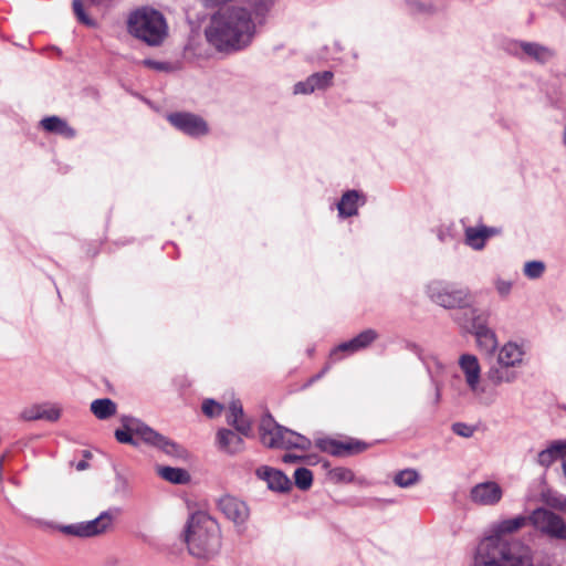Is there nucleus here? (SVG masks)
I'll return each mask as SVG.
<instances>
[{"label":"nucleus","mask_w":566,"mask_h":566,"mask_svg":"<svg viewBox=\"0 0 566 566\" xmlns=\"http://www.w3.org/2000/svg\"><path fill=\"white\" fill-rule=\"evenodd\" d=\"M558 459V455L554 453L553 449L548 444L544 450L538 452L536 461L541 467L546 469L549 468Z\"/></svg>","instance_id":"obj_39"},{"label":"nucleus","mask_w":566,"mask_h":566,"mask_svg":"<svg viewBox=\"0 0 566 566\" xmlns=\"http://www.w3.org/2000/svg\"><path fill=\"white\" fill-rule=\"evenodd\" d=\"M377 336L378 335L376 331L366 329L350 340L344 342L335 347L331 353V358L333 360H339L344 356L352 355L358 350H361L368 347L377 338Z\"/></svg>","instance_id":"obj_15"},{"label":"nucleus","mask_w":566,"mask_h":566,"mask_svg":"<svg viewBox=\"0 0 566 566\" xmlns=\"http://www.w3.org/2000/svg\"><path fill=\"white\" fill-rule=\"evenodd\" d=\"M334 74L331 71H323L314 73L307 77L310 85L313 86V93L315 91H324L328 88L333 83Z\"/></svg>","instance_id":"obj_33"},{"label":"nucleus","mask_w":566,"mask_h":566,"mask_svg":"<svg viewBox=\"0 0 566 566\" xmlns=\"http://www.w3.org/2000/svg\"><path fill=\"white\" fill-rule=\"evenodd\" d=\"M452 430L455 434H458L460 437H464V438H470L473 434L472 427H470L465 423H462V422L454 423L452 426Z\"/></svg>","instance_id":"obj_42"},{"label":"nucleus","mask_w":566,"mask_h":566,"mask_svg":"<svg viewBox=\"0 0 566 566\" xmlns=\"http://www.w3.org/2000/svg\"><path fill=\"white\" fill-rule=\"evenodd\" d=\"M499 233L495 228L468 227L464 231L465 243L473 250L480 251L485 247L486 240Z\"/></svg>","instance_id":"obj_22"},{"label":"nucleus","mask_w":566,"mask_h":566,"mask_svg":"<svg viewBox=\"0 0 566 566\" xmlns=\"http://www.w3.org/2000/svg\"><path fill=\"white\" fill-rule=\"evenodd\" d=\"M530 524L551 538L566 541V521L547 509L534 510L530 514Z\"/></svg>","instance_id":"obj_10"},{"label":"nucleus","mask_w":566,"mask_h":566,"mask_svg":"<svg viewBox=\"0 0 566 566\" xmlns=\"http://www.w3.org/2000/svg\"><path fill=\"white\" fill-rule=\"evenodd\" d=\"M243 417V406L240 400H231L227 406V422L235 430L222 429L218 432L219 447L228 453H237L244 449L243 437L248 436V428L244 423H239Z\"/></svg>","instance_id":"obj_8"},{"label":"nucleus","mask_w":566,"mask_h":566,"mask_svg":"<svg viewBox=\"0 0 566 566\" xmlns=\"http://www.w3.org/2000/svg\"><path fill=\"white\" fill-rule=\"evenodd\" d=\"M85 3L83 0H73L72 9L77 19V21L86 27H95L96 22L92 19L85 11Z\"/></svg>","instance_id":"obj_36"},{"label":"nucleus","mask_w":566,"mask_h":566,"mask_svg":"<svg viewBox=\"0 0 566 566\" xmlns=\"http://www.w3.org/2000/svg\"><path fill=\"white\" fill-rule=\"evenodd\" d=\"M41 126L44 130L59 134L65 138H73L75 136V129L57 116L43 118Z\"/></svg>","instance_id":"obj_27"},{"label":"nucleus","mask_w":566,"mask_h":566,"mask_svg":"<svg viewBox=\"0 0 566 566\" xmlns=\"http://www.w3.org/2000/svg\"><path fill=\"white\" fill-rule=\"evenodd\" d=\"M564 144L566 145V125H565V128H564Z\"/></svg>","instance_id":"obj_52"},{"label":"nucleus","mask_w":566,"mask_h":566,"mask_svg":"<svg viewBox=\"0 0 566 566\" xmlns=\"http://www.w3.org/2000/svg\"><path fill=\"white\" fill-rule=\"evenodd\" d=\"M526 348L524 344L509 340L499 347L496 353V363L513 370L522 368L525 363Z\"/></svg>","instance_id":"obj_13"},{"label":"nucleus","mask_w":566,"mask_h":566,"mask_svg":"<svg viewBox=\"0 0 566 566\" xmlns=\"http://www.w3.org/2000/svg\"><path fill=\"white\" fill-rule=\"evenodd\" d=\"M186 543L195 557L208 559L214 556L221 546L217 521L202 511L195 512L187 524Z\"/></svg>","instance_id":"obj_3"},{"label":"nucleus","mask_w":566,"mask_h":566,"mask_svg":"<svg viewBox=\"0 0 566 566\" xmlns=\"http://www.w3.org/2000/svg\"><path fill=\"white\" fill-rule=\"evenodd\" d=\"M127 30L134 38L148 45H159L167 35L164 15L149 8L137 9L127 20Z\"/></svg>","instance_id":"obj_4"},{"label":"nucleus","mask_w":566,"mask_h":566,"mask_svg":"<svg viewBox=\"0 0 566 566\" xmlns=\"http://www.w3.org/2000/svg\"><path fill=\"white\" fill-rule=\"evenodd\" d=\"M272 4L273 0H250V36L265 23Z\"/></svg>","instance_id":"obj_25"},{"label":"nucleus","mask_w":566,"mask_h":566,"mask_svg":"<svg viewBox=\"0 0 566 566\" xmlns=\"http://www.w3.org/2000/svg\"><path fill=\"white\" fill-rule=\"evenodd\" d=\"M122 423L124 427H127L130 431L134 432L136 439L142 440L143 442L156 447L163 450L165 453L174 457H184L186 454V450L180 446L170 441L163 434L156 432L153 428L147 424L140 422L137 419L130 417H123Z\"/></svg>","instance_id":"obj_9"},{"label":"nucleus","mask_w":566,"mask_h":566,"mask_svg":"<svg viewBox=\"0 0 566 566\" xmlns=\"http://www.w3.org/2000/svg\"><path fill=\"white\" fill-rule=\"evenodd\" d=\"M467 311L464 313L465 316H469L465 319H462L460 316H457L454 319L455 322L462 327L468 329L471 333H474L476 331V326L479 324H488V315L480 308L472 306L470 304L469 306L464 307Z\"/></svg>","instance_id":"obj_26"},{"label":"nucleus","mask_w":566,"mask_h":566,"mask_svg":"<svg viewBox=\"0 0 566 566\" xmlns=\"http://www.w3.org/2000/svg\"><path fill=\"white\" fill-rule=\"evenodd\" d=\"M293 93L295 95L303 94L308 95L313 93V86L310 85L308 80L297 82L293 87Z\"/></svg>","instance_id":"obj_43"},{"label":"nucleus","mask_w":566,"mask_h":566,"mask_svg":"<svg viewBox=\"0 0 566 566\" xmlns=\"http://www.w3.org/2000/svg\"><path fill=\"white\" fill-rule=\"evenodd\" d=\"M504 496V489L494 480H484L474 484L469 491L470 502L479 507H494Z\"/></svg>","instance_id":"obj_11"},{"label":"nucleus","mask_w":566,"mask_h":566,"mask_svg":"<svg viewBox=\"0 0 566 566\" xmlns=\"http://www.w3.org/2000/svg\"><path fill=\"white\" fill-rule=\"evenodd\" d=\"M316 446L323 452L337 457L359 452L365 448V446L360 442L344 443L331 438L317 440Z\"/></svg>","instance_id":"obj_20"},{"label":"nucleus","mask_w":566,"mask_h":566,"mask_svg":"<svg viewBox=\"0 0 566 566\" xmlns=\"http://www.w3.org/2000/svg\"><path fill=\"white\" fill-rule=\"evenodd\" d=\"M113 523V516L108 512L101 513L96 518L71 525L61 526L62 533L78 537H92L105 533Z\"/></svg>","instance_id":"obj_12"},{"label":"nucleus","mask_w":566,"mask_h":566,"mask_svg":"<svg viewBox=\"0 0 566 566\" xmlns=\"http://www.w3.org/2000/svg\"><path fill=\"white\" fill-rule=\"evenodd\" d=\"M304 459H305V457L302 455V454H297L295 452H289V453H285L282 457V462H284V463H297V462H302Z\"/></svg>","instance_id":"obj_45"},{"label":"nucleus","mask_w":566,"mask_h":566,"mask_svg":"<svg viewBox=\"0 0 566 566\" xmlns=\"http://www.w3.org/2000/svg\"><path fill=\"white\" fill-rule=\"evenodd\" d=\"M224 410V403L218 402L217 400L210 398L205 399L201 405L202 413L209 419H214L221 416Z\"/></svg>","instance_id":"obj_35"},{"label":"nucleus","mask_w":566,"mask_h":566,"mask_svg":"<svg viewBox=\"0 0 566 566\" xmlns=\"http://www.w3.org/2000/svg\"><path fill=\"white\" fill-rule=\"evenodd\" d=\"M247 31L248 11L232 8L212 15L206 38L219 52L231 53L243 48L242 39Z\"/></svg>","instance_id":"obj_1"},{"label":"nucleus","mask_w":566,"mask_h":566,"mask_svg":"<svg viewBox=\"0 0 566 566\" xmlns=\"http://www.w3.org/2000/svg\"><path fill=\"white\" fill-rule=\"evenodd\" d=\"M61 417V409L51 405H34L25 408L21 412V418L27 421L44 419L48 421H56Z\"/></svg>","instance_id":"obj_23"},{"label":"nucleus","mask_w":566,"mask_h":566,"mask_svg":"<svg viewBox=\"0 0 566 566\" xmlns=\"http://www.w3.org/2000/svg\"><path fill=\"white\" fill-rule=\"evenodd\" d=\"M437 235L441 242H446L451 237L450 229L449 228H439L437 230Z\"/></svg>","instance_id":"obj_46"},{"label":"nucleus","mask_w":566,"mask_h":566,"mask_svg":"<svg viewBox=\"0 0 566 566\" xmlns=\"http://www.w3.org/2000/svg\"><path fill=\"white\" fill-rule=\"evenodd\" d=\"M218 505L221 512L234 523L239 532L245 531L248 506L243 501L231 495H226L219 500Z\"/></svg>","instance_id":"obj_16"},{"label":"nucleus","mask_w":566,"mask_h":566,"mask_svg":"<svg viewBox=\"0 0 566 566\" xmlns=\"http://www.w3.org/2000/svg\"><path fill=\"white\" fill-rule=\"evenodd\" d=\"M134 437V432L130 431L127 427L123 426V429L115 430V438L119 443H128L136 446L137 441Z\"/></svg>","instance_id":"obj_40"},{"label":"nucleus","mask_w":566,"mask_h":566,"mask_svg":"<svg viewBox=\"0 0 566 566\" xmlns=\"http://www.w3.org/2000/svg\"><path fill=\"white\" fill-rule=\"evenodd\" d=\"M493 287L500 298H507L514 287V282L510 279H505L503 276H495L493 279Z\"/></svg>","instance_id":"obj_37"},{"label":"nucleus","mask_w":566,"mask_h":566,"mask_svg":"<svg viewBox=\"0 0 566 566\" xmlns=\"http://www.w3.org/2000/svg\"><path fill=\"white\" fill-rule=\"evenodd\" d=\"M472 334L475 338L478 348L482 353L492 355L496 352L499 347L497 336L496 333L491 327H489L488 324H479L476 326V331Z\"/></svg>","instance_id":"obj_21"},{"label":"nucleus","mask_w":566,"mask_h":566,"mask_svg":"<svg viewBox=\"0 0 566 566\" xmlns=\"http://www.w3.org/2000/svg\"><path fill=\"white\" fill-rule=\"evenodd\" d=\"M546 271V264L539 260L527 261L523 265V274L528 280L541 279Z\"/></svg>","instance_id":"obj_34"},{"label":"nucleus","mask_w":566,"mask_h":566,"mask_svg":"<svg viewBox=\"0 0 566 566\" xmlns=\"http://www.w3.org/2000/svg\"><path fill=\"white\" fill-rule=\"evenodd\" d=\"M418 356L421 359L434 387V402L439 403L441 400L442 377L446 374L447 365L434 354H424L420 352Z\"/></svg>","instance_id":"obj_14"},{"label":"nucleus","mask_w":566,"mask_h":566,"mask_svg":"<svg viewBox=\"0 0 566 566\" xmlns=\"http://www.w3.org/2000/svg\"><path fill=\"white\" fill-rule=\"evenodd\" d=\"M259 437L263 446L272 449L305 452L312 446L307 437L280 426L270 416L265 417L259 426Z\"/></svg>","instance_id":"obj_5"},{"label":"nucleus","mask_w":566,"mask_h":566,"mask_svg":"<svg viewBox=\"0 0 566 566\" xmlns=\"http://www.w3.org/2000/svg\"><path fill=\"white\" fill-rule=\"evenodd\" d=\"M420 480V475L415 469H405L397 472L394 476V483L399 488H410L417 484Z\"/></svg>","instance_id":"obj_32"},{"label":"nucleus","mask_w":566,"mask_h":566,"mask_svg":"<svg viewBox=\"0 0 566 566\" xmlns=\"http://www.w3.org/2000/svg\"><path fill=\"white\" fill-rule=\"evenodd\" d=\"M294 482L295 485L302 490H308L313 484V473L311 470L306 468H298L294 472Z\"/></svg>","instance_id":"obj_38"},{"label":"nucleus","mask_w":566,"mask_h":566,"mask_svg":"<svg viewBox=\"0 0 566 566\" xmlns=\"http://www.w3.org/2000/svg\"><path fill=\"white\" fill-rule=\"evenodd\" d=\"M518 377V374L516 370H513L510 367H504L502 365L492 366L488 371V378L489 380L495 385H502V384H512L514 382Z\"/></svg>","instance_id":"obj_28"},{"label":"nucleus","mask_w":566,"mask_h":566,"mask_svg":"<svg viewBox=\"0 0 566 566\" xmlns=\"http://www.w3.org/2000/svg\"><path fill=\"white\" fill-rule=\"evenodd\" d=\"M365 198L356 190H348L343 193L337 210L340 218H348L356 216L358 208L365 203Z\"/></svg>","instance_id":"obj_24"},{"label":"nucleus","mask_w":566,"mask_h":566,"mask_svg":"<svg viewBox=\"0 0 566 566\" xmlns=\"http://www.w3.org/2000/svg\"><path fill=\"white\" fill-rule=\"evenodd\" d=\"M458 366L473 399L482 406H491L495 400V395L482 379L479 358L473 354L464 353L459 356Z\"/></svg>","instance_id":"obj_6"},{"label":"nucleus","mask_w":566,"mask_h":566,"mask_svg":"<svg viewBox=\"0 0 566 566\" xmlns=\"http://www.w3.org/2000/svg\"><path fill=\"white\" fill-rule=\"evenodd\" d=\"M145 63H146L147 65L153 66V67L160 69V64H159V63H157V62H153V61H145Z\"/></svg>","instance_id":"obj_49"},{"label":"nucleus","mask_w":566,"mask_h":566,"mask_svg":"<svg viewBox=\"0 0 566 566\" xmlns=\"http://www.w3.org/2000/svg\"><path fill=\"white\" fill-rule=\"evenodd\" d=\"M507 50L513 54L525 55L539 63H545L554 56L552 49L533 42L512 41L509 43Z\"/></svg>","instance_id":"obj_18"},{"label":"nucleus","mask_w":566,"mask_h":566,"mask_svg":"<svg viewBox=\"0 0 566 566\" xmlns=\"http://www.w3.org/2000/svg\"><path fill=\"white\" fill-rule=\"evenodd\" d=\"M527 523H530V516L518 515L497 522L494 524L493 531L496 535L512 534L524 527Z\"/></svg>","instance_id":"obj_29"},{"label":"nucleus","mask_w":566,"mask_h":566,"mask_svg":"<svg viewBox=\"0 0 566 566\" xmlns=\"http://www.w3.org/2000/svg\"><path fill=\"white\" fill-rule=\"evenodd\" d=\"M332 474L335 480L347 483L353 482L355 478L353 471L346 468H336Z\"/></svg>","instance_id":"obj_41"},{"label":"nucleus","mask_w":566,"mask_h":566,"mask_svg":"<svg viewBox=\"0 0 566 566\" xmlns=\"http://www.w3.org/2000/svg\"><path fill=\"white\" fill-rule=\"evenodd\" d=\"M86 253H87L88 255H95V254L97 253V250H94V251H92V252H91L90 250H87V251H86Z\"/></svg>","instance_id":"obj_51"},{"label":"nucleus","mask_w":566,"mask_h":566,"mask_svg":"<svg viewBox=\"0 0 566 566\" xmlns=\"http://www.w3.org/2000/svg\"><path fill=\"white\" fill-rule=\"evenodd\" d=\"M158 474L164 480L175 484H186L190 481V474L187 470L181 468L160 467Z\"/></svg>","instance_id":"obj_31"},{"label":"nucleus","mask_w":566,"mask_h":566,"mask_svg":"<svg viewBox=\"0 0 566 566\" xmlns=\"http://www.w3.org/2000/svg\"><path fill=\"white\" fill-rule=\"evenodd\" d=\"M430 301L443 308H463L473 304V295L468 287L455 283L434 280L426 285Z\"/></svg>","instance_id":"obj_7"},{"label":"nucleus","mask_w":566,"mask_h":566,"mask_svg":"<svg viewBox=\"0 0 566 566\" xmlns=\"http://www.w3.org/2000/svg\"><path fill=\"white\" fill-rule=\"evenodd\" d=\"M473 566H534L533 551L527 545L489 537L478 546Z\"/></svg>","instance_id":"obj_2"},{"label":"nucleus","mask_w":566,"mask_h":566,"mask_svg":"<svg viewBox=\"0 0 566 566\" xmlns=\"http://www.w3.org/2000/svg\"><path fill=\"white\" fill-rule=\"evenodd\" d=\"M168 120L179 130L190 136H201L208 133L207 123L199 116L190 113H174Z\"/></svg>","instance_id":"obj_17"},{"label":"nucleus","mask_w":566,"mask_h":566,"mask_svg":"<svg viewBox=\"0 0 566 566\" xmlns=\"http://www.w3.org/2000/svg\"><path fill=\"white\" fill-rule=\"evenodd\" d=\"M554 103L558 106V107H564L566 105V101L564 98H558V99H555Z\"/></svg>","instance_id":"obj_48"},{"label":"nucleus","mask_w":566,"mask_h":566,"mask_svg":"<svg viewBox=\"0 0 566 566\" xmlns=\"http://www.w3.org/2000/svg\"><path fill=\"white\" fill-rule=\"evenodd\" d=\"M102 0H87L86 3L88 4H97L99 3Z\"/></svg>","instance_id":"obj_50"},{"label":"nucleus","mask_w":566,"mask_h":566,"mask_svg":"<svg viewBox=\"0 0 566 566\" xmlns=\"http://www.w3.org/2000/svg\"><path fill=\"white\" fill-rule=\"evenodd\" d=\"M90 409L97 419L105 420L116 413L117 406L109 398H102L93 400Z\"/></svg>","instance_id":"obj_30"},{"label":"nucleus","mask_w":566,"mask_h":566,"mask_svg":"<svg viewBox=\"0 0 566 566\" xmlns=\"http://www.w3.org/2000/svg\"><path fill=\"white\" fill-rule=\"evenodd\" d=\"M255 474L273 492L286 493L292 489L291 480L279 469L262 465L256 469Z\"/></svg>","instance_id":"obj_19"},{"label":"nucleus","mask_w":566,"mask_h":566,"mask_svg":"<svg viewBox=\"0 0 566 566\" xmlns=\"http://www.w3.org/2000/svg\"><path fill=\"white\" fill-rule=\"evenodd\" d=\"M87 467H88V463L86 461H80L76 464V470L83 471V470L87 469Z\"/></svg>","instance_id":"obj_47"},{"label":"nucleus","mask_w":566,"mask_h":566,"mask_svg":"<svg viewBox=\"0 0 566 566\" xmlns=\"http://www.w3.org/2000/svg\"><path fill=\"white\" fill-rule=\"evenodd\" d=\"M548 444L553 449L554 453L558 455L559 459L566 455V439L554 440Z\"/></svg>","instance_id":"obj_44"}]
</instances>
